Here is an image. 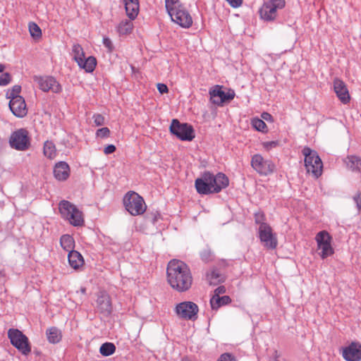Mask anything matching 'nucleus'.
<instances>
[{"label": "nucleus", "instance_id": "nucleus-4", "mask_svg": "<svg viewBox=\"0 0 361 361\" xmlns=\"http://www.w3.org/2000/svg\"><path fill=\"white\" fill-rule=\"evenodd\" d=\"M59 209L63 218L68 220L74 226H82L84 223L82 213L75 204L68 200H61L59 204Z\"/></svg>", "mask_w": 361, "mask_h": 361}, {"label": "nucleus", "instance_id": "nucleus-26", "mask_svg": "<svg viewBox=\"0 0 361 361\" xmlns=\"http://www.w3.org/2000/svg\"><path fill=\"white\" fill-rule=\"evenodd\" d=\"M46 334L48 341L51 343H58L61 341V331L56 326H52L47 329L46 331Z\"/></svg>", "mask_w": 361, "mask_h": 361}, {"label": "nucleus", "instance_id": "nucleus-20", "mask_svg": "<svg viewBox=\"0 0 361 361\" xmlns=\"http://www.w3.org/2000/svg\"><path fill=\"white\" fill-rule=\"evenodd\" d=\"M334 89L336 96L343 104H346L350 102V94L343 80L336 78L334 80Z\"/></svg>", "mask_w": 361, "mask_h": 361}, {"label": "nucleus", "instance_id": "nucleus-37", "mask_svg": "<svg viewBox=\"0 0 361 361\" xmlns=\"http://www.w3.org/2000/svg\"><path fill=\"white\" fill-rule=\"evenodd\" d=\"M29 30L31 36L34 38H39L42 36L40 27L33 22L29 23Z\"/></svg>", "mask_w": 361, "mask_h": 361}, {"label": "nucleus", "instance_id": "nucleus-11", "mask_svg": "<svg viewBox=\"0 0 361 361\" xmlns=\"http://www.w3.org/2000/svg\"><path fill=\"white\" fill-rule=\"evenodd\" d=\"M319 249L322 250L320 256L322 259L334 254V250L331 245V237L326 231L319 232L315 238Z\"/></svg>", "mask_w": 361, "mask_h": 361}, {"label": "nucleus", "instance_id": "nucleus-5", "mask_svg": "<svg viewBox=\"0 0 361 361\" xmlns=\"http://www.w3.org/2000/svg\"><path fill=\"white\" fill-rule=\"evenodd\" d=\"M171 134L183 141H191L195 138L192 126L187 123H180L178 119H173L169 128Z\"/></svg>", "mask_w": 361, "mask_h": 361}, {"label": "nucleus", "instance_id": "nucleus-34", "mask_svg": "<svg viewBox=\"0 0 361 361\" xmlns=\"http://www.w3.org/2000/svg\"><path fill=\"white\" fill-rule=\"evenodd\" d=\"M72 51L73 54V59L77 63L81 62V60L85 58V52L80 44H73Z\"/></svg>", "mask_w": 361, "mask_h": 361}, {"label": "nucleus", "instance_id": "nucleus-19", "mask_svg": "<svg viewBox=\"0 0 361 361\" xmlns=\"http://www.w3.org/2000/svg\"><path fill=\"white\" fill-rule=\"evenodd\" d=\"M97 308L102 314L107 316L112 312L110 296L106 292H101L97 299Z\"/></svg>", "mask_w": 361, "mask_h": 361}, {"label": "nucleus", "instance_id": "nucleus-49", "mask_svg": "<svg viewBox=\"0 0 361 361\" xmlns=\"http://www.w3.org/2000/svg\"><path fill=\"white\" fill-rule=\"evenodd\" d=\"M116 148L114 145H109L104 149V153L105 154H110L116 151Z\"/></svg>", "mask_w": 361, "mask_h": 361}, {"label": "nucleus", "instance_id": "nucleus-16", "mask_svg": "<svg viewBox=\"0 0 361 361\" xmlns=\"http://www.w3.org/2000/svg\"><path fill=\"white\" fill-rule=\"evenodd\" d=\"M39 88L44 92L51 91L54 93H59L62 90L61 85L51 76L40 77L38 79Z\"/></svg>", "mask_w": 361, "mask_h": 361}, {"label": "nucleus", "instance_id": "nucleus-17", "mask_svg": "<svg viewBox=\"0 0 361 361\" xmlns=\"http://www.w3.org/2000/svg\"><path fill=\"white\" fill-rule=\"evenodd\" d=\"M9 108L18 118H23L27 114L26 104L23 97H12V99L9 102Z\"/></svg>", "mask_w": 361, "mask_h": 361}, {"label": "nucleus", "instance_id": "nucleus-24", "mask_svg": "<svg viewBox=\"0 0 361 361\" xmlns=\"http://www.w3.org/2000/svg\"><path fill=\"white\" fill-rule=\"evenodd\" d=\"M126 14L130 20H134L139 12V0H123Z\"/></svg>", "mask_w": 361, "mask_h": 361}, {"label": "nucleus", "instance_id": "nucleus-50", "mask_svg": "<svg viewBox=\"0 0 361 361\" xmlns=\"http://www.w3.org/2000/svg\"><path fill=\"white\" fill-rule=\"evenodd\" d=\"M161 215L158 212H155L151 214V216L148 218L150 219L151 222L153 224H155L158 219L160 218Z\"/></svg>", "mask_w": 361, "mask_h": 361}, {"label": "nucleus", "instance_id": "nucleus-23", "mask_svg": "<svg viewBox=\"0 0 361 361\" xmlns=\"http://www.w3.org/2000/svg\"><path fill=\"white\" fill-rule=\"evenodd\" d=\"M68 264L73 269L78 270L84 265L82 255L76 250H71L68 255Z\"/></svg>", "mask_w": 361, "mask_h": 361}, {"label": "nucleus", "instance_id": "nucleus-46", "mask_svg": "<svg viewBox=\"0 0 361 361\" xmlns=\"http://www.w3.org/2000/svg\"><path fill=\"white\" fill-rule=\"evenodd\" d=\"M103 44L104 47L108 49L109 51H112L114 46L111 40L109 37H105L103 38Z\"/></svg>", "mask_w": 361, "mask_h": 361}, {"label": "nucleus", "instance_id": "nucleus-14", "mask_svg": "<svg viewBox=\"0 0 361 361\" xmlns=\"http://www.w3.org/2000/svg\"><path fill=\"white\" fill-rule=\"evenodd\" d=\"M252 167L259 174L267 176L274 170V165L271 161L265 160L260 154H255L251 160Z\"/></svg>", "mask_w": 361, "mask_h": 361}, {"label": "nucleus", "instance_id": "nucleus-29", "mask_svg": "<svg viewBox=\"0 0 361 361\" xmlns=\"http://www.w3.org/2000/svg\"><path fill=\"white\" fill-rule=\"evenodd\" d=\"M60 244H61V246L62 247V248L68 252L71 250H73L74 246H75L74 239L71 235H70L68 234L63 235L61 237Z\"/></svg>", "mask_w": 361, "mask_h": 361}, {"label": "nucleus", "instance_id": "nucleus-27", "mask_svg": "<svg viewBox=\"0 0 361 361\" xmlns=\"http://www.w3.org/2000/svg\"><path fill=\"white\" fill-rule=\"evenodd\" d=\"M80 68L84 69L87 73H92L97 66V59L94 56L84 58L81 62L78 63Z\"/></svg>", "mask_w": 361, "mask_h": 361}, {"label": "nucleus", "instance_id": "nucleus-15", "mask_svg": "<svg viewBox=\"0 0 361 361\" xmlns=\"http://www.w3.org/2000/svg\"><path fill=\"white\" fill-rule=\"evenodd\" d=\"M170 17L173 22L185 28L190 27L192 24V17L183 6L171 14Z\"/></svg>", "mask_w": 361, "mask_h": 361}, {"label": "nucleus", "instance_id": "nucleus-31", "mask_svg": "<svg viewBox=\"0 0 361 361\" xmlns=\"http://www.w3.org/2000/svg\"><path fill=\"white\" fill-rule=\"evenodd\" d=\"M207 280L210 285H216L223 281V276L216 269H213L207 274Z\"/></svg>", "mask_w": 361, "mask_h": 361}, {"label": "nucleus", "instance_id": "nucleus-35", "mask_svg": "<svg viewBox=\"0 0 361 361\" xmlns=\"http://www.w3.org/2000/svg\"><path fill=\"white\" fill-rule=\"evenodd\" d=\"M116 350V346L112 343H103L100 348L99 352L104 356H109L114 353Z\"/></svg>", "mask_w": 361, "mask_h": 361}, {"label": "nucleus", "instance_id": "nucleus-9", "mask_svg": "<svg viewBox=\"0 0 361 361\" xmlns=\"http://www.w3.org/2000/svg\"><path fill=\"white\" fill-rule=\"evenodd\" d=\"M285 4V0H270L263 4L259 10V15L264 20H273L277 16L278 9L283 8Z\"/></svg>", "mask_w": 361, "mask_h": 361}, {"label": "nucleus", "instance_id": "nucleus-43", "mask_svg": "<svg viewBox=\"0 0 361 361\" xmlns=\"http://www.w3.org/2000/svg\"><path fill=\"white\" fill-rule=\"evenodd\" d=\"M94 123L97 126H101L104 123V117L99 114L93 115Z\"/></svg>", "mask_w": 361, "mask_h": 361}, {"label": "nucleus", "instance_id": "nucleus-8", "mask_svg": "<svg viewBox=\"0 0 361 361\" xmlns=\"http://www.w3.org/2000/svg\"><path fill=\"white\" fill-rule=\"evenodd\" d=\"M210 101L212 103L222 106L225 103H229L235 97L234 90L229 89L227 92L222 90V86L215 85L209 90Z\"/></svg>", "mask_w": 361, "mask_h": 361}, {"label": "nucleus", "instance_id": "nucleus-30", "mask_svg": "<svg viewBox=\"0 0 361 361\" xmlns=\"http://www.w3.org/2000/svg\"><path fill=\"white\" fill-rule=\"evenodd\" d=\"M43 152L45 157L50 159H53L56 156V149L52 141H46L44 144Z\"/></svg>", "mask_w": 361, "mask_h": 361}, {"label": "nucleus", "instance_id": "nucleus-53", "mask_svg": "<svg viewBox=\"0 0 361 361\" xmlns=\"http://www.w3.org/2000/svg\"><path fill=\"white\" fill-rule=\"evenodd\" d=\"M262 118L266 121H273L272 116L267 112H263L262 114Z\"/></svg>", "mask_w": 361, "mask_h": 361}, {"label": "nucleus", "instance_id": "nucleus-13", "mask_svg": "<svg viewBox=\"0 0 361 361\" xmlns=\"http://www.w3.org/2000/svg\"><path fill=\"white\" fill-rule=\"evenodd\" d=\"M207 179L205 180L209 181L214 193H218L223 189L226 188L229 184L228 177L223 173H218L214 176L209 171H206Z\"/></svg>", "mask_w": 361, "mask_h": 361}, {"label": "nucleus", "instance_id": "nucleus-33", "mask_svg": "<svg viewBox=\"0 0 361 361\" xmlns=\"http://www.w3.org/2000/svg\"><path fill=\"white\" fill-rule=\"evenodd\" d=\"M118 32L120 35H126L130 33L133 30V23L131 20H125L121 21L118 27Z\"/></svg>", "mask_w": 361, "mask_h": 361}, {"label": "nucleus", "instance_id": "nucleus-28", "mask_svg": "<svg viewBox=\"0 0 361 361\" xmlns=\"http://www.w3.org/2000/svg\"><path fill=\"white\" fill-rule=\"evenodd\" d=\"M231 302V299L228 295L220 297H212L210 305L212 310H218L222 305H226Z\"/></svg>", "mask_w": 361, "mask_h": 361}, {"label": "nucleus", "instance_id": "nucleus-25", "mask_svg": "<svg viewBox=\"0 0 361 361\" xmlns=\"http://www.w3.org/2000/svg\"><path fill=\"white\" fill-rule=\"evenodd\" d=\"M347 168L353 172L360 173L361 158L356 155H348L344 159Z\"/></svg>", "mask_w": 361, "mask_h": 361}, {"label": "nucleus", "instance_id": "nucleus-2", "mask_svg": "<svg viewBox=\"0 0 361 361\" xmlns=\"http://www.w3.org/2000/svg\"><path fill=\"white\" fill-rule=\"evenodd\" d=\"M302 153L305 157V166L308 173L318 178L322 173L323 164L318 153L308 147H305Z\"/></svg>", "mask_w": 361, "mask_h": 361}, {"label": "nucleus", "instance_id": "nucleus-55", "mask_svg": "<svg viewBox=\"0 0 361 361\" xmlns=\"http://www.w3.org/2000/svg\"><path fill=\"white\" fill-rule=\"evenodd\" d=\"M5 69V66L2 63H0V73H2Z\"/></svg>", "mask_w": 361, "mask_h": 361}, {"label": "nucleus", "instance_id": "nucleus-22", "mask_svg": "<svg viewBox=\"0 0 361 361\" xmlns=\"http://www.w3.org/2000/svg\"><path fill=\"white\" fill-rule=\"evenodd\" d=\"M207 179L206 171L204 172L201 178H198L195 180V188L197 192L200 195H209L214 193L209 181L205 180Z\"/></svg>", "mask_w": 361, "mask_h": 361}, {"label": "nucleus", "instance_id": "nucleus-36", "mask_svg": "<svg viewBox=\"0 0 361 361\" xmlns=\"http://www.w3.org/2000/svg\"><path fill=\"white\" fill-rule=\"evenodd\" d=\"M201 259L205 262H209L214 259V254L209 247L204 248L200 253Z\"/></svg>", "mask_w": 361, "mask_h": 361}, {"label": "nucleus", "instance_id": "nucleus-54", "mask_svg": "<svg viewBox=\"0 0 361 361\" xmlns=\"http://www.w3.org/2000/svg\"><path fill=\"white\" fill-rule=\"evenodd\" d=\"M79 292H80V293L82 294V295H85L86 294V288L81 287L80 290L77 291L76 293H78Z\"/></svg>", "mask_w": 361, "mask_h": 361}, {"label": "nucleus", "instance_id": "nucleus-41", "mask_svg": "<svg viewBox=\"0 0 361 361\" xmlns=\"http://www.w3.org/2000/svg\"><path fill=\"white\" fill-rule=\"evenodd\" d=\"M264 221L265 216L263 212H257L255 214V221L257 224H259V226H262V224H267Z\"/></svg>", "mask_w": 361, "mask_h": 361}, {"label": "nucleus", "instance_id": "nucleus-32", "mask_svg": "<svg viewBox=\"0 0 361 361\" xmlns=\"http://www.w3.org/2000/svg\"><path fill=\"white\" fill-rule=\"evenodd\" d=\"M183 5L180 4L179 0L165 1V7L169 16L172 14L173 12L177 11Z\"/></svg>", "mask_w": 361, "mask_h": 361}, {"label": "nucleus", "instance_id": "nucleus-6", "mask_svg": "<svg viewBox=\"0 0 361 361\" xmlns=\"http://www.w3.org/2000/svg\"><path fill=\"white\" fill-rule=\"evenodd\" d=\"M8 337L11 343L23 355H27L31 352V346L27 337L20 330L10 329L8 331Z\"/></svg>", "mask_w": 361, "mask_h": 361}, {"label": "nucleus", "instance_id": "nucleus-39", "mask_svg": "<svg viewBox=\"0 0 361 361\" xmlns=\"http://www.w3.org/2000/svg\"><path fill=\"white\" fill-rule=\"evenodd\" d=\"M21 91V87L20 85H14L11 90L8 92L6 95H7V97L8 99H10V100L12 99V97H20L19 95V93Z\"/></svg>", "mask_w": 361, "mask_h": 361}, {"label": "nucleus", "instance_id": "nucleus-21", "mask_svg": "<svg viewBox=\"0 0 361 361\" xmlns=\"http://www.w3.org/2000/svg\"><path fill=\"white\" fill-rule=\"evenodd\" d=\"M54 175L58 180H66L70 176L69 165L65 161H59L54 166Z\"/></svg>", "mask_w": 361, "mask_h": 361}, {"label": "nucleus", "instance_id": "nucleus-48", "mask_svg": "<svg viewBox=\"0 0 361 361\" xmlns=\"http://www.w3.org/2000/svg\"><path fill=\"white\" fill-rule=\"evenodd\" d=\"M279 145L278 141H270V142H266L263 143L264 147L269 149L274 147H276Z\"/></svg>", "mask_w": 361, "mask_h": 361}, {"label": "nucleus", "instance_id": "nucleus-52", "mask_svg": "<svg viewBox=\"0 0 361 361\" xmlns=\"http://www.w3.org/2000/svg\"><path fill=\"white\" fill-rule=\"evenodd\" d=\"M281 357V354L278 352V350H274L273 351V354L269 357V361H279V357Z\"/></svg>", "mask_w": 361, "mask_h": 361}, {"label": "nucleus", "instance_id": "nucleus-3", "mask_svg": "<svg viewBox=\"0 0 361 361\" xmlns=\"http://www.w3.org/2000/svg\"><path fill=\"white\" fill-rule=\"evenodd\" d=\"M123 202L126 211L132 216L141 215L146 211L144 199L134 191L128 192L123 197Z\"/></svg>", "mask_w": 361, "mask_h": 361}, {"label": "nucleus", "instance_id": "nucleus-18", "mask_svg": "<svg viewBox=\"0 0 361 361\" xmlns=\"http://www.w3.org/2000/svg\"><path fill=\"white\" fill-rule=\"evenodd\" d=\"M343 357L346 361H360L361 345L358 343L352 342L343 349Z\"/></svg>", "mask_w": 361, "mask_h": 361}, {"label": "nucleus", "instance_id": "nucleus-12", "mask_svg": "<svg viewBox=\"0 0 361 361\" xmlns=\"http://www.w3.org/2000/svg\"><path fill=\"white\" fill-rule=\"evenodd\" d=\"M198 311V306L195 302L190 301L180 302L176 307L177 314L185 319H195Z\"/></svg>", "mask_w": 361, "mask_h": 361}, {"label": "nucleus", "instance_id": "nucleus-42", "mask_svg": "<svg viewBox=\"0 0 361 361\" xmlns=\"http://www.w3.org/2000/svg\"><path fill=\"white\" fill-rule=\"evenodd\" d=\"M11 80V76L8 73H3L0 75V86L7 85Z\"/></svg>", "mask_w": 361, "mask_h": 361}, {"label": "nucleus", "instance_id": "nucleus-51", "mask_svg": "<svg viewBox=\"0 0 361 361\" xmlns=\"http://www.w3.org/2000/svg\"><path fill=\"white\" fill-rule=\"evenodd\" d=\"M157 90L161 94L167 93L169 92L168 87L164 83H158Z\"/></svg>", "mask_w": 361, "mask_h": 361}, {"label": "nucleus", "instance_id": "nucleus-45", "mask_svg": "<svg viewBox=\"0 0 361 361\" xmlns=\"http://www.w3.org/2000/svg\"><path fill=\"white\" fill-rule=\"evenodd\" d=\"M353 200L356 204V207L359 213L361 212V192H358L353 196Z\"/></svg>", "mask_w": 361, "mask_h": 361}, {"label": "nucleus", "instance_id": "nucleus-44", "mask_svg": "<svg viewBox=\"0 0 361 361\" xmlns=\"http://www.w3.org/2000/svg\"><path fill=\"white\" fill-rule=\"evenodd\" d=\"M217 361H236V359L231 353H226L222 354Z\"/></svg>", "mask_w": 361, "mask_h": 361}, {"label": "nucleus", "instance_id": "nucleus-38", "mask_svg": "<svg viewBox=\"0 0 361 361\" xmlns=\"http://www.w3.org/2000/svg\"><path fill=\"white\" fill-rule=\"evenodd\" d=\"M252 125L254 128L261 132H264L267 128L264 121L259 118H254L252 121Z\"/></svg>", "mask_w": 361, "mask_h": 361}, {"label": "nucleus", "instance_id": "nucleus-7", "mask_svg": "<svg viewBox=\"0 0 361 361\" xmlns=\"http://www.w3.org/2000/svg\"><path fill=\"white\" fill-rule=\"evenodd\" d=\"M10 146L19 151H25L30 147V138L28 131L20 128L13 132L9 138Z\"/></svg>", "mask_w": 361, "mask_h": 361}, {"label": "nucleus", "instance_id": "nucleus-10", "mask_svg": "<svg viewBox=\"0 0 361 361\" xmlns=\"http://www.w3.org/2000/svg\"><path fill=\"white\" fill-rule=\"evenodd\" d=\"M259 238L263 246L268 250H274L278 245L276 235L273 233L269 224H262L259 226Z\"/></svg>", "mask_w": 361, "mask_h": 361}, {"label": "nucleus", "instance_id": "nucleus-1", "mask_svg": "<svg viewBox=\"0 0 361 361\" xmlns=\"http://www.w3.org/2000/svg\"><path fill=\"white\" fill-rule=\"evenodd\" d=\"M167 281L178 292L188 290L192 283V276L188 264L180 260L172 259L167 266Z\"/></svg>", "mask_w": 361, "mask_h": 361}, {"label": "nucleus", "instance_id": "nucleus-47", "mask_svg": "<svg viewBox=\"0 0 361 361\" xmlns=\"http://www.w3.org/2000/svg\"><path fill=\"white\" fill-rule=\"evenodd\" d=\"M226 293V288L224 286L217 287L214 290V294L212 297H220L221 294Z\"/></svg>", "mask_w": 361, "mask_h": 361}, {"label": "nucleus", "instance_id": "nucleus-40", "mask_svg": "<svg viewBox=\"0 0 361 361\" xmlns=\"http://www.w3.org/2000/svg\"><path fill=\"white\" fill-rule=\"evenodd\" d=\"M96 135L101 138L108 137L110 135V130L107 127L99 128L97 130Z\"/></svg>", "mask_w": 361, "mask_h": 361}]
</instances>
